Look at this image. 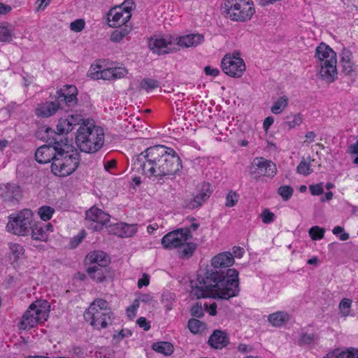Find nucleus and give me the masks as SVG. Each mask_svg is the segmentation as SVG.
Masks as SVG:
<instances>
[{"label": "nucleus", "instance_id": "f257e3e1", "mask_svg": "<svg viewBox=\"0 0 358 358\" xmlns=\"http://www.w3.org/2000/svg\"><path fill=\"white\" fill-rule=\"evenodd\" d=\"M234 264L231 252H221L211 260L212 268L190 280L192 299L213 298L229 300L240 292L238 271L229 267Z\"/></svg>", "mask_w": 358, "mask_h": 358}, {"label": "nucleus", "instance_id": "f03ea898", "mask_svg": "<svg viewBox=\"0 0 358 358\" xmlns=\"http://www.w3.org/2000/svg\"><path fill=\"white\" fill-rule=\"evenodd\" d=\"M134 165L138 169H141L143 174L160 178L174 175L182 167L175 150L160 145L148 148L138 155Z\"/></svg>", "mask_w": 358, "mask_h": 358}, {"label": "nucleus", "instance_id": "7ed1b4c3", "mask_svg": "<svg viewBox=\"0 0 358 358\" xmlns=\"http://www.w3.org/2000/svg\"><path fill=\"white\" fill-rule=\"evenodd\" d=\"M78 90L74 85H64L56 91L52 101L41 103L34 110L38 117L47 118L55 115L59 110H68L78 105Z\"/></svg>", "mask_w": 358, "mask_h": 358}, {"label": "nucleus", "instance_id": "20e7f679", "mask_svg": "<svg viewBox=\"0 0 358 358\" xmlns=\"http://www.w3.org/2000/svg\"><path fill=\"white\" fill-rule=\"evenodd\" d=\"M76 143L82 152H96L104 143L103 129L96 125L92 119L88 118L78 129Z\"/></svg>", "mask_w": 358, "mask_h": 358}, {"label": "nucleus", "instance_id": "39448f33", "mask_svg": "<svg viewBox=\"0 0 358 358\" xmlns=\"http://www.w3.org/2000/svg\"><path fill=\"white\" fill-rule=\"evenodd\" d=\"M315 57L320 63V78L328 83L334 82L337 75L336 53L329 45L321 43L316 48Z\"/></svg>", "mask_w": 358, "mask_h": 358}, {"label": "nucleus", "instance_id": "423d86ee", "mask_svg": "<svg viewBox=\"0 0 358 358\" xmlns=\"http://www.w3.org/2000/svg\"><path fill=\"white\" fill-rule=\"evenodd\" d=\"M113 313L108 303L102 299H95L84 313L85 320L98 329L112 323Z\"/></svg>", "mask_w": 358, "mask_h": 358}, {"label": "nucleus", "instance_id": "0eeeda50", "mask_svg": "<svg viewBox=\"0 0 358 358\" xmlns=\"http://www.w3.org/2000/svg\"><path fill=\"white\" fill-rule=\"evenodd\" d=\"M72 146L63 143L61 148V156H57L56 160L52 162V172L59 177H66L73 173L78 168L80 163V155L77 151L69 154Z\"/></svg>", "mask_w": 358, "mask_h": 358}, {"label": "nucleus", "instance_id": "6e6552de", "mask_svg": "<svg viewBox=\"0 0 358 358\" xmlns=\"http://www.w3.org/2000/svg\"><path fill=\"white\" fill-rule=\"evenodd\" d=\"M224 8L230 20L235 22L248 21L255 13L251 0H226Z\"/></svg>", "mask_w": 358, "mask_h": 358}, {"label": "nucleus", "instance_id": "1a4fd4ad", "mask_svg": "<svg viewBox=\"0 0 358 358\" xmlns=\"http://www.w3.org/2000/svg\"><path fill=\"white\" fill-rule=\"evenodd\" d=\"M34 215L31 210L23 209L8 217L6 229L8 232L17 236H27L31 229Z\"/></svg>", "mask_w": 358, "mask_h": 358}, {"label": "nucleus", "instance_id": "9d476101", "mask_svg": "<svg viewBox=\"0 0 358 358\" xmlns=\"http://www.w3.org/2000/svg\"><path fill=\"white\" fill-rule=\"evenodd\" d=\"M48 316V310H42L35 303H31L22 316L18 327L20 330L30 329L38 323L45 321Z\"/></svg>", "mask_w": 358, "mask_h": 358}, {"label": "nucleus", "instance_id": "9b49d317", "mask_svg": "<svg viewBox=\"0 0 358 358\" xmlns=\"http://www.w3.org/2000/svg\"><path fill=\"white\" fill-rule=\"evenodd\" d=\"M188 228H180L168 233L162 238V244L166 249H173L184 245V242L192 238Z\"/></svg>", "mask_w": 358, "mask_h": 358}, {"label": "nucleus", "instance_id": "f8f14e48", "mask_svg": "<svg viewBox=\"0 0 358 358\" xmlns=\"http://www.w3.org/2000/svg\"><path fill=\"white\" fill-rule=\"evenodd\" d=\"M250 175L255 177L266 176L273 178L277 173L275 164L264 157H256L253 159L250 169Z\"/></svg>", "mask_w": 358, "mask_h": 358}, {"label": "nucleus", "instance_id": "ddd939ff", "mask_svg": "<svg viewBox=\"0 0 358 358\" xmlns=\"http://www.w3.org/2000/svg\"><path fill=\"white\" fill-rule=\"evenodd\" d=\"M63 143L62 139L59 140V145L54 144V145H43L39 147L35 152V159L37 162L40 164H47L50 162H54L57 158V156H61L60 148Z\"/></svg>", "mask_w": 358, "mask_h": 358}, {"label": "nucleus", "instance_id": "4468645a", "mask_svg": "<svg viewBox=\"0 0 358 358\" xmlns=\"http://www.w3.org/2000/svg\"><path fill=\"white\" fill-rule=\"evenodd\" d=\"M86 220L90 222L88 228L94 231H100L109 221L110 216L96 206L92 207L85 213Z\"/></svg>", "mask_w": 358, "mask_h": 358}, {"label": "nucleus", "instance_id": "2eb2a0df", "mask_svg": "<svg viewBox=\"0 0 358 358\" xmlns=\"http://www.w3.org/2000/svg\"><path fill=\"white\" fill-rule=\"evenodd\" d=\"M221 67L224 73L233 78L241 77L245 71L243 59L231 60L228 55H225L222 58Z\"/></svg>", "mask_w": 358, "mask_h": 358}, {"label": "nucleus", "instance_id": "dca6fc26", "mask_svg": "<svg viewBox=\"0 0 358 358\" xmlns=\"http://www.w3.org/2000/svg\"><path fill=\"white\" fill-rule=\"evenodd\" d=\"M0 196L5 202L17 203L22 198L20 186L14 183H6L0 187Z\"/></svg>", "mask_w": 358, "mask_h": 358}, {"label": "nucleus", "instance_id": "f3484780", "mask_svg": "<svg viewBox=\"0 0 358 358\" xmlns=\"http://www.w3.org/2000/svg\"><path fill=\"white\" fill-rule=\"evenodd\" d=\"M131 18L125 19V13L122 10L121 6L113 7L107 14V20L110 27L128 25L127 23Z\"/></svg>", "mask_w": 358, "mask_h": 358}, {"label": "nucleus", "instance_id": "a211bd4d", "mask_svg": "<svg viewBox=\"0 0 358 358\" xmlns=\"http://www.w3.org/2000/svg\"><path fill=\"white\" fill-rule=\"evenodd\" d=\"M229 343L227 333L222 330L216 329L208 338V343L215 349H222L226 347Z\"/></svg>", "mask_w": 358, "mask_h": 358}, {"label": "nucleus", "instance_id": "6ab92c4d", "mask_svg": "<svg viewBox=\"0 0 358 358\" xmlns=\"http://www.w3.org/2000/svg\"><path fill=\"white\" fill-rule=\"evenodd\" d=\"M85 261L86 264H93L94 266L106 267L110 263V257L103 251H94L86 256Z\"/></svg>", "mask_w": 358, "mask_h": 358}, {"label": "nucleus", "instance_id": "aec40b11", "mask_svg": "<svg viewBox=\"0 0 358 358\" xmlns=\"http://www.w3.org/2000/svg\"><path fill=\"white\" fill-rule=\"evenodd\" d=\"M35 136L43 141L49 143L50 144H58L59 140L56 132L50 127L43 126L39 127L35 133Z\"/></svg>", "mask_w": 358, "mask_h": 358}, {"label": "nucleus", "instance_id": "412c9836", "mask_svg": "<svg viewBox=\"0 0 358 358\" xmlns=\"http://www.w3.org/2000/svg\"><path fill=\"white\" fill-rule=\"evenodd\" d=\"M137 231V224L121 222L114 225L113 233L122 238L132 237Z\"/></svg>", "mask_w": 358, "mask_h": 358}, {"label": "nucleus", "instance_id": "4be33fe9", "mask_svg": "<svg viewBox=\"0 0 358 358\" xmlns=\"http://www.w3.org/2000/svg\"><path fill=\"white\" fill-rule=\"evenodd\" d=\"M204 41V36L201 34H187L178 38L177 44L183 48L197 46Z\"/></svg>", "mask_w": 358, "mask_h": 358}, {"label": "nucleus", "instance_id": "5701e85b", "mask_svg": "<svg viewBox=\"0 0 358 358\" xmlns=\"http://www.w3.org/2000/svg\"><path fill=\"white\" fill-rule=\"evenodd\" d=\"M148 48L157 55H164L169 52L168 43L162 38H150L148 41Z\"/></svg>", "mask_w": 358, "mask_h": 358}, {"label": "nucleus", "instance_id": "b1692460", "mask_svg": "<svg viewBox=\"0 0 358 358\" xmlns=\"http://www.w3.org/2000/svg\"><path fill=\"white\" fill-rule=\"evenodd\" d=\"M132 30L131 25H124L117 27L110 36V40L114 43L120 42L124 37H126Z\"/></svg>", "mask_w": 358, "mask_h": 358}, {"label": "nucleus", "instance_id": "393cba45", "mask_svg": "<svg viewBox=\"0 0 358 358\" xmlns=\"http://www.w3.org/2000/svg\"><path fill=\"white\" fill-rule=\"evenodd\" d=\"M268 320L273 327H280L289 320V315L285 312L278 311L270 314Z\"/></svg>", "mask_w": 358, "mask_h": 358}, {"label": "nucleus", "instance_id": "a878e982", "mask_svg": "<svg viewBox=\"0 0 358 358\" xmlns=\"http://www.w3.org/2000/svg\"><path fill=\"white\" fill-rule=\"evenodd\" d=\"M87 272L92 279L97 282H102L106 278V273L108 272V270L106 267L92 266L87 268Z\"/></svg>", "mask_w": 358, "mask_h": 358}, {"label": "nucleus", "instance_id": "bb28decb", "mask_svg": "<svg viewBox=\"0 0 358 358\" xmlns=\"http://www.w3.org/2000/svg\"><path fill=\"white\" fill-rule=\"evenodd\" d=\"M152 349L165 356L172 355L174 351L173 345L171 343L165 341L154 343L152 345Z\"/></svg>", "mask_w": 358, "mask_h": 358}, {"label": "nucleus", "instance_id": "cd10ccee", "mask_svg": "<svg viewBox=\"0 0 358 358\" xmlns=\"http://www.w3.org/2000/svg\"><path fill=\"white\" fill-rule=\"evenodd\" d=\"M29 234L31 235V238L37 241H45L47 239V234L45 231L43 229L42 224H36L32 222L31 229Z\"/></svg>", "mask_w": 358, "mask_h": 358}, {"label": "nucleus", "instance_id": "c85d7f7f", "mask_svg": "<svg viewBox=\"0 0 358 358\" xmlns=\"http://www.w3.org/2000/svg\"><path fill=\"white\" fill-rule=\"evenodd\" d=\"M73 129V126H71V123L69 122V120H68L67 117L60 118L57 125V132H56V134L57 136H56V138H57V139H61L60 135L66 134L71 131Z\"/></svg>", "mask_w": 358, "mask_h": 358}, {"label": "nucleus", "instance_id": "c756f323", "mask_svg": "<svg viewBox=\"0 0 358 358\" xmlns=\"http://www.w3.org/2000/svg\"><path fill=\"white\" fill-rule=\"evenodd\" d=\"M351 52L346 49L343 48L342 52L341 54V62L342 64V66L343 71L350 73L352 69V62L351 61Z\"/></svg>", "mask_w": 358, "mask_h": 358}, {"label": "nucleus", "instance_id": "7c9ffc66", "mask_svg": "<svg viewBox=\"0 0 358 358\" xmlns=\"http://www.w3.org/2000/svg\"><path fill=\"white\" fill-rule=\"evenodd\" d=\"M288 106V98L284 95L280 96L277 101H275L271 108V111L273 114L281 113Z\"/></svg>", "mask_w": 358, "mask_h": 358}, {"label": "nucleus", "instance_id": "2f4dec72", "mask_svg": "<svg viewBox=\"0 0 358 358\" xmlns=\"http://www.w3.org/2000/svg\"><path fill=\"white\" fill-rule=\"evenodd\" d=\"M188 328L193 334H199L206 329V324L197 319L191 318L188 321Z\"/></svg>", "mask_w": 358, "mask_h": 358}, {"label": "nucleus", "instance_id": "473e14b6", "mask_svg": "<svg viewBox=\"0 0 358 358\" xmlns=\"http://www.w3.org/2000/svg\"><path fill=\"white\" fill-rule=\"evenodd\" d=\"M354 348L347 350L345 351H340L338 349H336L333 352H329L325 357L322 358H352V354H354Z\"/></svg>", "mask_w": 358, "mask_h": 358}, {"label": "nucleus", "instance_id": "72a5a7b5", "mask_svg": "<svg viewBox=\"0 0 358 358\" xmlns=\"http://www.w3.org/2000/svg\"><path fill=\"white\" fill-rule=\"evenodd\" d=\"M352 301L350 299L344 298L343 299L339 305V314L341 317H348L350 314L351 306H352Z\"/></svg>", "mask_w": 358, "mask_h": 358}, {"label": "nucleus", "instance_id": "f704fd0d", "mask_svg": "<svg viewBox=\"0 0 358 358\" xmlns=\"http://www.w3.org/2000/svg\"><path fill=\"white\" fill-rule=\"evenodd\" d=\"M196 248V245L193 243H187L183 248L178 250V256L180 258H189Z\"/></svg>", "mask_w": 358, "mask_h": 358}, {"label": "nucleus", "instance_id": "c9c22d12", "mask_svg": "<svg viewBox=\"0 0 358 358\" xmlns=\"http://www.w3.org/2000/svg\"><path fill=\"white\" fill-rule=\"evenodd\" d=\"M113 68H108L101 71L92 73L94 79H103L106 80H113Z\"/></svg>", "mask_w": 358, "mask_h": 358}, {"label": "nucleus", "instance_id": "e433bc0d", "mask_svg": "<svg viewBox=\"0 0 358 358\" xmlns=\"http://www.w3.org/2000/svg\"><path fill=\"white\" fill-rule=\"evenodd\" d=\"M325 229L321 228L319 226L312 227L308 234L313 241L320 240L324 238Z\"/></svg>", "mask_w": 358, "mask_h": 358}, {"label": "nucleus", "instance_id": "4c0bfd02", "mask_svg": "<svg viewBox=\"0 0 358 358\" xmlns=\"http://www.w3.org/2000/svg\"><path fill=\"white\" fill-rule=\"evenodd\" d=\"M12 41V31L6 26L0 24V42L10 43Z\"/></svg>", "mask_w": 358, "mask_h": 358}, {"label": "nucleus", "instance_id": "58836bf2", "mask_svg": "<svg viewBox=\"0 0 358 358\" xmlns=\"http://www.w3.org/2000/svg\"><path fill=\"white\" fill-rule=\"evenodd\" d=\"M312 171L313 170L310 169V161L307 162L305 158L303 157L296 168V172L303 176H308L310 174Z\"/></svg>", "mask_w": 358, "mask_h": 358}, {"label": "nucleus", "instance_id": "ea45409f", "mask_svg": "<svg viewBox=\"0 0 358 358\" xmlns=\"http://www.w3.org/2000/svg\"><path fill=\"white\" fill-rule=\"evenodd\" d=\"M54 212L55 209L48 206H43L38 210L40 217L44 221L49 220L52 217Z\"/></svg>", "mask_w": 358, "mask_h": 358}, {"label": "nucleus", "instance_id": "a19ab883", "mask_svg": "<svg viewBox=\"0 0 358 358\" xmlns=\"http://www.w3.org/2000/svg\"><path fill=\"white\" fill-rule=\"evenodd\" d=\"M140 86L142 89L145 90H154L159 87V82L157 80L151 78H143L140 83Z\"/></svg>", "mask_w": 358, "mask_h": 358}, {"label": "nucleus", "instance_id": "79ce46f5", "mask_svg": "<svg viewBox=\"0 0 358 358\" xmlns=\"http://www.w3.org/2000/svg\"><path fill=\"white\" fill-rule=\"evenodd\" d=\"M294 192L293 188L288 185L281 186L278 189V193L281 196L284 201L289 200Z\"/></svg>", "mask_w": 358, "mask_h": 358}, {"label": "nucleus", "instance_id": "37998d69", "mask_svg": "<svg viewBox=\"0 0 358 358\" xmlns=\"http://www.w3.org/2000/svg\"><path fill=\"white\" fill-rule=\"evenodd\" d=\"M9 249L15 257V261H17L24 252L23 247L17 243H9Z\"/></svg>", "mask_w": 358, "mask_h": 358}, {"label": "nucleus", "instance_id": "c03bdc74", "mask_svg": "<svg viewBox=\"0 0 358 358\" xmlns=\"http://www.w3.org/2000/svg\"><path fill=\"white\" fill-rule=\"evenodd\" d=\"M238 201V194L236 192L231 190L226 196L225 206L229 208L233 207L236 205Z\"/></svg>", "mask_w": 358, "mask_h": 358}, {"label": "nucleus", "instance_id": "a18cd8bd", "mask_svg": "<svg viewBox=\"0 0 358 358\" xmlns=\"http://www.w3.org/2000/svg\"><path fill=\"white\" fill-rule=\"evenodd\" d=\"M174 301L175 296L171 293H167L162 295V301L167 311H169L172 309Z\"/></svg>", "mask_w": 358, "mask_h": 358}, {"label": "nucleus", "instance_id": "49530a36", "mask_svg": "<svg viewBox=\"0 0 358 358\" xmlns=\"http://www.w3.org/2000/svg\"><path fill=\"white\" fill-rule=\"evenodd\" d=\"M211 192L210 185L208 182H204L202 185L200 193L197 195L204 202L210 197Z\"/></svg>", "mask_w": 358, "mask_h": 358}, {"label": "nucleus", "instance_id": "de8ad7c7", "mask_svg": "<svg viewBox=\"0 0 358 358\" xmlns=\"http://www.w3.org/2000/svg\"><path fill=\"white\" fill-rule=\"evenodd\" d=\"M119 6L122 7V10L125 13V19L127 17L131 18V11L135 6V3L133 0H125L121 5Z\"/></svg>", "mask_w": 358, "mask_h": 358}, {"label": "nucleus", "instance_id": "09e8293b", "mask_svg": "<svg viewBox=\"0 0 358 358\" xmlns=\"http://www.w3.org/2000/svg\"><path fill=\"white\" fill-rule=\"evenodd\" d=\"M287 120L292 119L291 120L287 121L285 124L291 129L296 126H299L302 122V117L300 113L293 115L287 117Z\"/></svg>", "mask_w": 358, "mask_h": 358}, {"label": "nucleus", "instance_id": "8fccbe9b", "mask_svg": "<svg viewBox=\"0 0 358 358\" xmlns=\"http://www.w3.org/2000/svg\"><path fill=\"white\" fill-rule=\"evenodd\" d=\"M191 315L194 317H202L204 315V311L201 302H196L190 309Z\"/></svg>", "mask_w": 358, "mask_h": 358}, {"label": "nucleus", "instance_id": "3c124183", "mask_svg": "<svg viewBox=\"0 0 358 358\" xmlns=\"http://www.w3.org/2000/svg\"><path fill=\"white\" fill-rule=\"evenodd\" d=\"M203 203V201L199 196L196 195L192 199L185 202V207L189 209H195L200 207Z\"/></svg>", "mask_w": 358, "mask_h": 358}, {"label": "nucleus", "instance_id": "603ef678", "mask_svg": "<svg viewBox=\"0 0 358 358\" xmlns=\"http://www.w3.org/2000/svg\"><path fill=\"white\" fill-rule=\"evenodd\" d=\"M263 223L269 224L274 221L275 215L268 209H264L260 215Z\"/></svg>", "mask_w": 358, "mask_h": 358}, {"label": "nucleus", "instance_id": "864d4df0", "mask_svg": "<svg viewBox=\"0 0 358 358\" xmlns=\"http://www.w3.org/2000/svg\"><path fill=\"white\" fill-rule=\"evenodd\" d=\"M68 120H69V122L71 123V126H73V128H74L75 126L79 125L80 127L83 122H85L87 119H83L81 115L76 114V115H69L67 117Z\"/></svg>", "mask_w": 358, "mask_h": 358}, {"label": "nucleus", "instance_id": "5fc2aeb1", "mask_svg": "<svg viewBox=\"0 0 358 358\" xmlns=\"http://www.w3.org/2000/svg\"><path fill=\"white\" fill-rule=\"evenodd\" d=\"M85 21L83 19H78L70 24V28L72 31L80 32L85 28Z\"/></svg>", "mask_w": 358, "mask_h": 358}, {"label": "nucleus", "instance_id": "6e6d98bb", "mask_svg": "<svg viewBox=\"0 0 358 358\" xmlns=\"http://www.w3.org/2000/svg\"><path fill=\"white\" fill-rule=\"evenodd\" d=\"M139 307V300L135 299L132 304L127 308V316L130 319H133L136 316V311Z\"/></svg>", "mask_w": 358, "mask_h": 358}, {"label": "nucleus", "instance_id": "4d7b16f0", "mask_svg": "<svg viewBox=\"0 0 358 358\" xmlns=\"http://www.w3.org/2000/svg\"><path fill=\"white\" fill-rule=\"evenodd\" d=\"M332 232L335 235H340L339 238L341 241H347L350 238L349 234L345 233L343 227L340 226L335 227L333 229Z\"/></svg>", "mask_w": 358, "mask_h": 358}, {"label": "nucleus", "instance_id": "13d9d810", "mask_svg": "<svg viewBox=\"0 0 358 358\" xmlns=\"http://www.w3.org/2000/svg\"><path fill=\"white\" fill-rule=\"evenodd\" d=\"M113 71V80L122 78L127 74V70L123 67H115Z\"/></svg>", "mask_w": 358, "mask_h": 358}, {"label": "nucleus", "instance_id": "bf43d9fd", "mask_svg": "<svg viewBox=\"0 0 358 358\" xmlns=\"http://www.w3.org/2000/svg\"><path fill=\"white\" fill-rule=\"evenodd\" d=\"M86 234L85 231H81L76 236H75L70 243L71 248H76L80 243L83 241V239L85 238Z\"/></svg>", "mask_w": 358, "mask_h": 358}, {"label": "nucleus", "instance_id": "052dcab7", "mask_svg": "<svg viewBox=\"0 0 358 358\" xmlns=\"http://www.w3.org/2000/svg\"><path fill=\"white\" fill-rule=\"evenodd\" d=\"M314 334H303L299 341L300 345L310 344L314 341Z\"/></svg>", "mask_w": 358, "mask_h": 358}, {"label": "nucleus", "instance_id": "680f3d73", "mask_svg": "<svg viewBox=\"0 0 358 358\" xmlns=\"http://www.w3.org/2000/svg\"><path fill=\"white\" fill-rule=\"evenodd\" d=\"M310 191L313 195H321L324 192L322 187V183H318L315 185H310L309 187Z\"/></svg>", "mask_w": 358, "mask_h": 358}, {"label": "nucleus", "instance_id": "e2e57ef3", "mask_svg": "<svg viewBox=\"0 0 358 358\" xmlns=\"http://www.w3.org/2000/svg\"><path fill=\"white\" fill-rule=\"evenodd\" d=\"M348 152L351 155H355L357 157L354 159L353 163L358 164V140L355 143L351 145L348 148Z\"/></svg>", "mask_w": 358, "mask_h": 358}, {"label": "nucleus", "instance_id": "0e129e2a", "mask_svg": "<svg viewBox=\"0 0 358 358\" xmlns=\"http://www.w3.org/2000/svg\"><path fill=\"white\" fill-rule=\"evenodd\" d=\"M205 310L208 312V313L212 315L215 316L217 314V304L216 303H213L210 305H208L207 303L204 304Z\"/></svg>", "mask_w": 358, "mask_h": 358}, {"label": "nucleus", "instance_id": "69168bd1", "mask_svg": "<svg viewBox=\"0 0 358 358\" xmlns=\"http://www.w3.org/2000/svg\"><path fill=\"white\" fill-rule=\"evenodd\" d=\"M137 324H138V326L141 328H143V329L145 331H148L150 329V325L149 324V323L147 322L146 320V318L145 317H139L137 321H136Z\"/></svg>", "mask_w": 358, "mask_h": 358}, {"label": "nucleus", "instance_id": "338daca9", "mask_svg": "<svg viewBox=\"0 0 358 358\" xmlns=\"http://www.w3.org/2000/svg\"><path fill=\"white\" fill-rule=\"evenodd\" d=\"M204 72L207 76H212L216 77L219 75L220 71L217 69H213L210 66H206L204 68Z\"/></svg>", "mask_w": 358, "mask_h": 358}, {"label": "nucleus", "instance_id": "774afa93", "mask_svg": "<svg viewBox=\"0 0 358 358\" xmlns=\"http://www.w3.org/2000/svg\"><path fill=\"white\" fill-rule=\"evenodd\" d=\"M131 335V331L129 329H122L119 331L118 334H114L113 338H118L120 339H122L125 337H128Z\"/></svg>", "mask_w": 358, "mask_h": 358}]
</instances>
